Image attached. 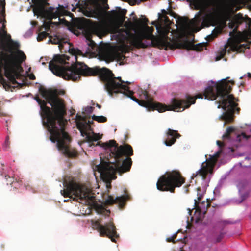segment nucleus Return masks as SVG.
<instances>
[{"label": "nucleus", "instance_id": "nucleus-32", "mask_svg": "<svg viewBox=\"0 0 251 251\" xmlns=\"http://www.w3.org/2000/svg\"><path fill=\"white\" fill-rule=\"evenodd\" d=\"M242 137L243 138H244V139L247 140L248 139H249L250 137V136H248L245 133H242L241 135H237V140H239V141H240L241 138Z\"/></svg>", "mask_w": 251, "mask_h": 251}, {"label": "nucleus", "instance_id": "nucleus-24", "mask_svg": "<svg viewBox=\"0 0 251 251\" xmlns=\"http://www.w3.org/2000/svg\"><path fill=\"white\" fill-rule=\"evenodd\" d=\"M92 119L99 123H104L107 120L106 117L103 116H96L95 115L92 116Z\"/></svg>", "mask_w": 251, "mask_h": 251}, {"label": "nucleus", "instance_id": "nucleus-13", "mask_svg": "<svg viewBox=\"0 0 251 251\" xmlns=\"http://www.w3.org/2000/svg\"><path fill=\"white\" fill-rule=\"evenodd\" d=\"M93 227L98 231L100 235L102 237H107L111 239V241L116 243V239L119 237V234L116 231V227L112 221H110L101 224L100 219L91 221Z\"/></svg>", "mask_w": 251, "mask_h": 251}, {"label": "nucleus", "instance_id": "nucleus-23", "mask_svg": "<svg viewBox=\"0 0 251 251\" xmlns=\"http://www.w3.org/2000/svg\"><path fill=\"white\" fill-rule=\"evenodd\" d=\"M69 51L72 54L75 56L76 60H77V55L84 56L82 52L78 49L71 48L69 49Z\"/></svg>", "mask_w": 251, "mask_h": 251}, {"label": "nucleus", "instance_id": "nucleus-4", "mask_svg": "<svg viewBox=\"0 0 251 251\" xmlns=\"http://www.w3.org/2000/svg\"><path fill=\"white\" fill-rule=\"evenodd\" d=\"M235 84L233 80L226 81V79H223L218 83L212 82L211 85L208 86L204 90L203 96L205 99L213 100L217 98L219 100L216 102L218 104L217 108H222L225 112L220 117L221 120L225 121V124L233 122L234 114L235 111L239 113L240 108L237 107L238 104L235 102L236 99L232 94V87L229 85Z\"/></svg>", "mask_w": 251, "mask_h": 251}, {"label": "nucleus", "instance_id": "nucleus-28", "mask_svg": "<svg viewBox=\"0 0 251 251\" xmlns=\"http://www.w3.org/2000/svg\"><path fill=\"white\" fill-rule=\"evenodd\" d=\"M65 91L63 90H53V98L56 99H60L57 97L59 95H63L65 94Z\"/></svg>", "mask_w": 251, "mask_h": 251}, {"label": "nucleus", "instance_id": "nucleus-41", "mask_svg": "<svg viewBox=\"0 0 251 251\" xmlns=\"http://www.w3.org/2000/svg\"><path fill=\"white\" fill-rule=\"evenodd\" d=\"M106 187L108 189H110V188H111V183L109 182V183H107L106 184Z\"/></svg>", "mask_w": 251, "mask_h": 251}, {"label": "nucleus", "instance_id": "nucleus-35", "mask_svg": "<svg viewBox=\"0 0 251 251\" xmlns=\"http://www.w3.org/2000/svg\"><path fill=\"white\" fill-rule=\"evenodd\" d=\"M223 237L224 234L223 233H221L216 238V242H220Z\"/></svg>", "mask_w": 251, "mask_h": 251}, {"label": "nucleus", "instance_id": "nucleus-45", "mask_svg": "<svg viewBox=\"0 0 251 251\" xmlns=\"http://www.w3.org/2000/svg\"><path fill=\"white\" fill-rule=\"evenodd\" d=\"M76 6L77 7H79V2H78L76 4Z\"/></svg>", "mask_w": 251, "mask_h": 251}, {"label": "nucleus", "instance_id": "nucleus-14", "mask_svg": "<svg viewBox=\"0 0 251 251\" xmlns=\"http://www.w3.org/2000/svg\"><path fill=\"white\" fill-rule=\"evenodd\" d=\"M220 152H217L213 156L206 160V163L202 164L201 168L198 170L196 174H193L192 178L197 177L199 176L202 177L203 180L207 178L208 174H212L213 173V168L217 162L218 158L219 157Z\"/></svg>", "mask_w": 251, "mask_h": 251}, {"label": "nucleus", "instance_id": "nucleus-49", "mask_svg": "<svg viewBox=\"0 0 251 251\" xmlns=\"http://www.w3.org/2000/svg\"><path fill=\"white\" fill-rule=\"evenodd\" d=\"M162 12H166V11H165V10H162Z\"/></svg>", "mask_w": 251, "mask_h": 251}, {"label": "nucleus", "instance_id": "nucleus-51", "mask_svg": "<svg viewBox=\"0 0 251 251\" xmlns=\"http://www.w3.org/2000/svg\"><path fill=\"white\" fill-rule=\"evenodd\" d=\"M75 2L77 1V0H74Z\"/></svg>", "mask_w": 251, "mask_h": 251}, {"label": "nucleus", "instance_id": "nucleus-1", "mask_svg": "<svg viewBox=\"0 0 251 251\" xmlns=\"http://www.w3.org/2000/svg\"><path fill=\"white\" fill-rule=\"evenodd\" d=\"M69 57L65 55H55L53 59L49 62V69L56 76H62L64 79L77 81L80 79L81 76H97L104 83L105 87L109 94L112 95L113 93H123L124 95L130 98L138 103L140 106L146 108L148 110H157L159 112L166 111H182L189 108L191 104H194L197 98H202L201 94L195 97L189 95L186 96V99H177L174 98L171 103L166 105L160 102H154L153 99L150 97L148 92L142 90L139 100L133 96L134 92L130 90L128 85L130 82H125L120 77H115L112 72L110 70L99 67H89L83 62L76 61L74 66H69Z\"/></svg>", "mask_w": 251, "mask_h": 251}, {"label": "nucleus", "instance_id": "nucleus-46", "mask_svg": "<svg viewBox=\"0 0 251 251\" xmlns=\"http://www.w3.org/2000/svg\"><path fill=\"white\" fill-rule=\"evenodd\" d=\"M75 8H76V7H75V8H74L73 9H72V10L73 11H75Z\"/></svg>", "mask_w": 251, "mask_h": 251}, {"label": "nucleus", "instance_id": "nucleus-6", "mask_svg": "<svg viewBox=\"0 0 251 251\" xmlns=\"http://www.w3.org/2000/svg\"><path fill=\"white\" fill-rule=\"evenodd\" d=\"M34 99L40 105V114L42 119V123L50 134V141L53 143L56 142L58 150L66 156L69 157L76 156L77 152L75 151H71L68 142L62 138V135L60 133L58 126L56 123L55 117L53 116L51 109L47 106V101L40 99L38 95L35 97Z\"/></svg>", "mask_w": 251, "mask_h": 251}, {"label": "nucleus", "instance_id": "nucleus-10", "mask_svg": "<svg viewBox=\"0 0 251 251\" xmlns=\"http://www.w3.org/2000/svg\"><path fill=\"white\" fill-rule=\"evenodd\" d=\"M185 183V178L177 170L167 172L162 175L156 183L157 189L160 191L174 193L176 187H180Z\"/></svg>", "mask_w": 251, "mask_h": 251}, {"label": "nucleus", "instance_id": "nucleus-30", "mask_svg": "<svg viewBox=\"0 0 251 251\" xmlns=\"http://www.w3.org/2000/svg\"><path fill=\"white\" fill-rule=\"evenodd\" d=\"M5 179L6 180V181H7V185L9 184V185L12 186L13 183V182L15 181V179L17 177H10L8 175H5Z\"/></svg>", "mask_w": 251, "mask_h": 251}, {"label": "nucleus", "instance_id": "nucleus-8", "mask_svg": "<svg viewBox=\"0 0 251 251\" xmlns=\"http://www.w3.org/2000/svg\"><path fill=\"white\" fill-rule=\"evenodd\" d=\"M39 91L42 96L45 99L47 103H48L52 106L51 111L55 117L56 123L58 126L60 133L62 135V138L67 140V142L69 143L71 141L70 137L65 131L67 121L64 118L66 114V109L64 100L53 98V90H47L44 87H40Z\"/></svg>", "mask_w": 251, "mask_h": 251}, {"label": "nucleus", "instance_id": "nucleus-29", "mask_svg": "<svg viewBox=\"0 0 251 251\" xmlns=\"http://www.w3.org/2000/svg\"><path fill=\"white\" fill-rule=\"evenodd\" d=\"M234 131V129L232 127H228L226 132L223 135L224 138H229L230 135Z\"/></svg>", "mask_w": 251, "mask_h": 251}, {"label": "nucleus", "instance_id": "nucleus-2", "mask_svg": "<svg viewBox=\"0 0 251 251\" xmlns=\"http://www.w3.org/2000/svg\"><path fill=\"white\" fill-rule=\"evenodd\" d=\"M109 17L112 20L114 21L113 24L110 26V30L112 33L117 34V36H120L123 39H126L130 34V29L140 26H144L147 29L149 30L150 33L144 36V38L149 40H151L149 44H146L143 42L142 39L140 37L134 36L131 41V44L134 47L139 48H146L151 44L153 47H158L160 49L167 48L170 46V44L168 42V40H170L168 36L169 32V30L165 29H159L157 27L158 32L161 35L160 37H155L152 34L154 31L153 27H149L148 25L149 20L147 18H145L141 20L137 19L135 16L133 18L134 22L129 20L126 21L124 23V26L126 28H120L122 27L125 18L126 12H118L116 10H112L108 12Z\"/></svg>", "mask_w": 251, "mask_h": 251}, {"label": "nucleus", "instance_id": "nucleus-26", "mask_svg": "<svg viewBox=\"0 0 251 251\" xmlns=\"http://www.w3.org/2000/svg\"><path fill=\"white\" fill-rule=\"evenodd\" d=\"M23 184V180L20 179V178H17L15 181L13 182L12 187H13L14 188L18 189L21 186H22Z\"/></svg>", "mask_w": 251, "mask_h": 251}, {"label": "nucleus", "instance_id": "nucleus-50", "mask_svg": "<svg viewBox=\"0 0 251 251\" xmlns=\"http://www.w3.org/2000/svg\"><path fill=\"white\" fill-rule=\"evenodd\" d=\"M155 24V22H152V24L154 25Z\"/></svg>", "mask_w": 251, "mask_h": 251}, {"label": "nucleus", "instance_id": "nucleus-17", "mask_svg": "<svg viewBox=\"0 0 251 251\" xmlns=\"http://www.w3.org/2000/svg\"><path fill=\"white\" fill-rule=\"evenodd\" d=\"M181 137L177 130L168 128L165 132L164 144L167 146H171L176 142V139Z\"/></svg>", "mask_w": 251, "mask_h": 251}, {"label": "nucleus", "instance_id": "nucleus-38", "mask_svg": "<svg viewBox=\"0 0 251 251\" xmlns=\"http://www.w3.org/2000/svg\"><path fill=\"white\" fill-rule=\"evenodd\" d=\"M88 45L92 48H93L95 45V43L92 40H89V43H88Z\"/></svg>", "mask_w": 251, "mask_h": 251}, {"label": "nucleus", "instance_id": "nucleus-43", "mask_svg": "<svg viewBox=\"0 0 251 251\" xmlns=\"http://www.w3.org/2000/svg\"><path fill=\"white\" fill-rule=\"evenodd\" d=\"M96 106H97L98 108H100H100H101V107L100 105V104H98V103L96 104Z\"/></svg>", "mask_w": 251, "mask_h": 251}, {"label": "nucleus", "instance_id": "nucleus-19", "mask_svg": "<svg viewBox=\"0 0 251 251\" xmlns=\"http://www.w3.org/2000/svg\"><path fill=\"white\" fill-rule=\"evenodd\" d=\"M82 28L88 27L90 31L96 34H100L104 32V25L98 22H91L89 24H85L82 25Z\"/></svg>", "mask_w": 251, "mask_h": 251}, {"label": "nucleus", "instance_id": "nucleus-34", "mask_svg": "<svg viewBox=\"0 0 251 251\" xmlns=\"http://www.w3.org/2000/svg\"><path fill=\"white\" fill-rule=\"evenodd\" d=\"M176 236H177V233H175L172 237L167 238V241L168 242L175 243L176 242L174 241V239L176 237Z\"/></svg>", "mask_w": 251, "mask_h": 251}, {"label": "nucleus", "instance_id": "nucleus-5", "mask_svg": "<svg viewBox=\"0 0 251 251\" xmlns=\"http://www.w3.org/2000/svg\"><path fill=\"white\" fill-rule=\"evenodd\" d=\"M194 9L200 11L196 17L190 21L191 25L198 27L196 32L204 27L216 26L219 20L222 7L218 0H187Z\"/></svg>", "mask_w": 251, "mask_h": 251}, {"label": "nucleus", "instance_id": "nucleus-39", "mask_svg": "<svg viewBox=\"0 0 251 251\" xmlns=\"http://www.w3.org/2000/svg\"><path fill=\"white\" fill-rule=\"evenodd\" d=\"M28 77L31 80H34L36 79L35 76L33 74H30L28 75Z\"/></svg>", "mask_w": 251, "mask_h": 251}, {"label": "nucleus", "instance_id": "nucleus-11", "mask_svg": "<svg viewBox=\"0 0 251 251\" xmlns=\"http://www.w3.org/2000/svg\"><path fill=\"white\" fill-rule=\"evenodd\" d=\"M2 69L4 70V75L13 83H16V79L19 77L17 72V65L15 60V56L9 54L3 51L0 50V74Z\"/></svg>", "mask_w": 251, "mask_h": 251}, {"label": "nucleus", "instance_id": "nucleus-21", "mask_svg": "<svg viewBox=\"0 0 251 251\" xmlns=\"http://www.w3.org/2000/svg\"><path fill=\"white\" fill-rule=\"evenodd\" d=\"M75 122L77 128L80 131L81 135H86L85 129L86 127L88 126V124H86V118L77 114Z\"/></svg>", "mask_w": 251, "mask_h": 251}, {"label": "nucleus", "instance_id": "nucleus-9", "mask_svg": "<svg viewBox=\"0 0 251 251\" xmlns=\"http://www.w3.org/2000/svg\"><path fill=\"white\" fill-rule=\"evenodd\" d=\"M32 2L33 5L31 7L33 8L34 15L40 16L48 20L44 22L43 25V27L47 31L50 30L51 24L58 25L57 23L52 22V20L62 15L64 11L63 8H58L55 10L54 8L50 7L46 9V6L49 5L47 0H32Z\"/></svg>", "mask_w": 251, "mask_h": 251}, {"label": "nucleus", "instance_id": "nucleus-37", "mask_svg": "<svg viewBox=\"0 0 251 251\" xmlns=\"http://www.w3.org/2000/svg\"><path fill=\"white\" fill-rule=\"evenodd\" d=\"M23 184L24 185V187L25 188V189L26 190H29V189H31V187L29 183H23Z\"/></svg>", "mask_w": 251, "mask_h": 251}, {"label": "nucleus", "instance_id": "nucleus-22", "mask_svg": "<svg viewBox=\"0 0 251 251\" xmlns=\"http://www.w3.org/2000/svg\"><path fill=\"white\" fill-rule=\"evenodd\" d=\"M50 41L52 44H59V48H61V43H67V41H65L64 39L60 38L59 36H55L54 38H51L50 39Z\"/></svg>", "mask_w": 251, "mask_h": 251}, {"label": "nucleus", "instance_id": "nucleus-36", "mask_svg": "<svg viewBox=\"0 0 251 251\" xmlns=\"http://www.w3.org/2000/svg\"><path fill=\"white\" fill-rule=\"evenodd\" d=\"M94 108L92 106H87L86 109L85 111L88 113H92L93 111Z\"/></svg>", "mask_w": 251, "mask_h": 251}, {"label": "nucleus", "instance_id": "nucleus-15", "mask_svg": "<svg viewBox=\"0 0 251 251\" xmlns=\"http://www.w3.org/2000/svg\"><path fill=\"white\" fill-rule=\"evenodd\" d=\"M197 191L199 192L201 191V188L200 187L197 188ZM198 200H195L194 202V208L192 209H190V208L188 209V213L190 215H192L193 209H195V213H198L199 215L203 213L205 214L206 212V210L210 206V202L209 201L207 202L203 201L201 203L200 202V201L201 199L203 197V195L198 192L197 194Z\"/></svg>", "mask_w": 251, "mask_h": 251}, {"label": "nucleus", "instance_id": "nucleus-40", "mask_svg": "<svg viewBox=\"0 0 251 251\" xmlns=\"http://www.w3.org/2000/svg\"><path fill=\"white\" fill-rule=\"evenodd\" d=\"M216 143H217V145L220 148L224 146L223 143L220 141L218 140V141H217Z\"/></svg>", "mask_w": 251, "mask_h": 251}, {"label": "nucleus", "instance_id": "nucleus-47", "mask_svg": "<svg viewBox=\"0 0 251 251\" xmlns=\"http://www.w3.org/2000/svg\"><path fill=\"white\" fill-rule=\"evenodd\" d=\"M33 23H33V25H35V24H36V22H34Z\"/></svg>", "mask_w": 251, "mask_h": 251}, {"label": "nucleus", "instance_id": "nucleus-42", "mask_svg": "<svg viewBox=\"0 0 251 251\" xmlns=\"http://www.w3.org/2000/svg\"><path fill=\"white\" fill-rule=\"evenodd\" d=\"M212 35H209L208 36H207V40L208 41H209L210 40L212 39Z\"/></svg>", "mask_w": 251, "mask_h": 251}, {"label": "nucleus", "instance_id": "nucleus-7", "mask_svg": "<svg viewBox=\"0 0 251 251\" xmlns=\"http://www.w3.org/2000/svg\"><path fill=\"white\" fill-rule=\"evenodd\" d=\"M63 184L65 189L60 191L61 194L65 198L69 197L79 203L90 206L98 214H102L105 208L95 201V197L91 194V191L84 186L77 183L74 177L66 176Z\"/></svg>", "mask_w": 251, "mask_h": 251}, {"label": "nucleus", "instance_id": "nucleus-48", "mask_svg": "<svg viewBox=\"0 0 251 251\" xmlns=\"http://www.w3.org/2000/svg\"><path fill=\"white\" fill-rule=\"evenodd\" d=\"M231 151L232 152H233L234 151V149H231Z\"/></svg>", "mask_w": 251, "mask_h": 251}, {"label": "nucleus", "instance_id": "nucleus-31", "mask_svg": "<svg viewBox=\"0 0 251 251\" xmlns=\"http://www.w3.org/2000/svg\"><path fill=\"white\" fill-rule=\"evenodd\" d=\"M226 52V49L221 50L219 52L218 55L217 56V57L216 58V60L218 61V60H220V59H221L222 58H223L225 55Z\"/></svg>", "mask_w": 251, "mask_h": 251}, {"label": "nucleus", "instance_id": "nucleus-12", "mask_svg": "<svg viewBox=\"0 0 251 251\" xmlns=\"http://www.w3.org/2000/svg\"><path fill=\"white\" fill-rule=\"evenodd\" d=\"M0 39H5L8 41L7 47L3 46L2 49L9 54H13L14 56L15 54H16L15 60L17 69H22L21 65L26 60V56L23 51L20 50V45L19 43L12 40L10 35L8 34L6 31L2 28H0Z\"/></svg>", "mask_w": 251, "mask_h": 251}, {"label": "nucleus", "instance_id": "nucleus-44", "mask_svg": "<svg viewBox=\"0 0 251 251\" xmlns=\"http://www.w3.org/2000/svg\"><path fill=\"white\" fill-rule=\"evenodd\" d=\"M248 76L249 78H251V73H248Z\"/></svg>", "mask_w": 251, "mask_h": 251}, {"label": "nucleus", "instance_id": "nucleus-3", "mask_svg": "<svg viewBox=\"0 0 251 251\" xmlns=\"http://www.w3.org/2000/svg\"><path fill=\"white\" fill-rule=\"evenodd\" d=\"M102 147L109 149L110 152L105 155L106 160L100 157V163L96 168L101 175L112 176L116 172L120 174L129 171L132 161L130 156L133 155V150L129 144L118 146L114 140L102 143Z\"/></svg>", "mask_w": 251, "mask_h": 251}, {"label": "nucleus", "instance_id": "nucleus-25", "mask_svg": "<svg viewBox=\"0 0 251 251\" xmlns=\"http://www.w3.org/2000/svg\"><path fill=\"white\" fill-rule=\"evenodd\" d=\"M5 77L8 79V81L6 80L2 76H1V77L0 78V80L4 86H7L8 87L10 88L11 87L10 83L12 84H18V82L13 83L6 76ZM16 82L17 81H16Z\"/></svg>", "mask_w": 251, "mask_h": 251}, {"label": "nucleus", "instance_id": "nucleus-33", "mask_svg": "<svg viewBox=\"0 0 251 251\" xmlns=\"http://www.w3.org/2000/svg\"><path fill=\"white\" fill-rule=\"evenodd\" d=\"M4 147L6 150L8 149L10 147L9 137L7 136L4 142Z\"/></svg>", "mask_w": 251, "mask_h": 251}, {"label": "nucleus", "instance_id": "nucleus-20", "mask_svg": "<svg viewBox=\"0 0 251 251\" xmlns=\"http://www.w3.org/2000/svg\"><path fill=\"white\" fill-rule=\"evenodd\" d=\"M207 44V43H202L194 45L191 43L186 42L180 44L179 48L185 49L188 50H193L200 51L203 50L204 48H206Z\"/></svg>", "mask_w": 251, "mask_h": 251}, {"label": "nucleus", "instance_id": "nucleus-18", "mask_svg": "<svg viewBox=\"0 0 251 251\" xmlns=\"http://www.w3.org/2000/svg\"><path fill=\"white\" fill-rule=\"evenodd\" d=\"M129 199V195L126 193L125 195L117 197L115 199L110 195H108L105 200V203L108 205L118 204L119 206L123 207L126 204V201Z\"/></svg>", "mask_w": 251, "mask_h": 251}, {"label": "nucleus", "instance_id": "nucleus-16", "mask_svg": "<svg viewBox=\"0 0 251 251\" xmlns=\"http://www.w3.org/2000/svg\"><path fill=\"white\" fill-rule=\"evenodd\" d=\"M93 123V121L88 120L86 121V124H88V126L86 127L85 129V132L86 135L83 134L81 135L83 137H85V142H88L90 144V146H100L102 147V144H100V142H98L96 144L93 142L97 141L102 138V135H100L99 133H96L93 131L91 133L87 132V130L91 128L90 125Z\"/></svg>", "mask_w": 251, "mask_h": 251}, {"label": "nucleus", "instance_id": "nucleus-27", "mask_svg": "<svg viewBox=\"0 0 251 251\" xmlns=\"http://www.w3.org/2000/svg\"><path fill=\"white\" fill-rule=\"evenodd\" d=\"M49 36V34L46 31L41 32L37 37V40L38 41H41L46 39L47 37Z\"/></svg>", "mask_w": 251, "mask_h": 251}]
</instances>
